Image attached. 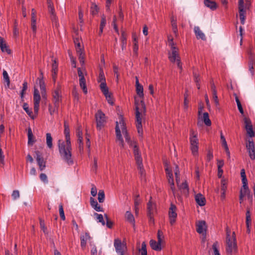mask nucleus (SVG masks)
Here are the masks:
<instances>
[{
	"label": "nucleus",
	"instance_id": "20",
	"mask_svg": "<svg viewBox=\"0 0 255 255\" xmlns=\"http://www.w3.org/2000/svg\"><path fill=\"white\" fill-rule=\"evenodd\" d=\"M91 239V238L88 233H85L84 235H81V246L83 249H84L86 248L87 242L90 240Z\"/></svg>",
	"mask_w": 255,
	"mask_h": 255
},
{
	"label": "nucleus",
	"instance_id": "57",
	"mask_svg": "<svg viewBox=\"0 0 255 255\" xmlns=\"http://www.w3.org/2000/svg\"><path fill=\"white\" fill-rule=\"evenodd\" d=\"M106 24V16L103 14L101 17L100 29H103Z\"/></svg>",
	"mask_w": 255,
	"mask_h": 255
},
{
	"label": "nucleus",
	"instance_id": "62",
	"mask_svg": "<svg viewBox=\"0 0 255 255\" xmlns=\"http://www.w3.org/2000/svg\"><path fill=\"white\" fill-rule=\"evenodd\" d=\"M168 40L169 41V45L170 46V48L176 47L175 43L173 41V38L171 35L168 36Z\"/></svg>",
	"mask_w": 255,
	"mask_h": 255
},
{
	"label": "nucleus",
	"instance_id": "21",
	"mask_svg": "<svg viewBox=\"0 0 255 255\" xmlns=\"http://www.w3.org/2000/svg\"><path fill=\"white\" fill-rule=\"evenodd\" d=\"M194 31L197 39H201L202 40H206V38L204 33L200 30V27L195 26L194 28Z\"/></svg>",
	"mask_w": 255,
	"mask_h": 255
},
{
	"label": "nucleus",
	"instance_id": "33",
	"mask_svg": "<svg viewBox=\"0 0 255 255\" xmlns=\"http://www.w3.org/2000/svg\"><path fill=\"white\" fill-rule=\"evenodd\" d=\"M39 81V85L41 91H43L44 93V91H46V87L44 81L43 80V73L40 71V77L37 79Z\"/></svg>",
	"mask_w": 255,
	"mask_h": 255
},
{
	"label": "nucleus",
	"instance_id": "38",
	"mask_svg": "<svg viewBox=\"0 0 255 255\" xmlns=\"http://www.w3.org/2000/svg\"><path fill=\"white\" fill-rule=\"evenodd\" d=\"M137 166V169L139 170V173L140 174L141 176H144L145 175V170L143 168V164H142V160L140 161L139 162H136Z\"/></svg>",
	"mask_w": 255,
	"mask_h": 255
},
{
	"label": "nucleus",
	"instance_id": "56",
	"mask_svg": "<svg viewBox=\"0 0 255 255\" xmlns=\"http://www.w3.org/2000/svg\"><path fill=\"white\" fill-rule=\"evenodd\" d=\"M227 188V181L223 179L221 180V191H226Z\"/></svg>",
	"mask_w": 255,
	"mask_h": 255
},
{
	"label": "nucleus",
	"instance_id": "25",
	"mask_svg": "<svg viewBox=\"0 0 255 255\" xmlns=\"http://www.w3.org/2000/svg\"><path fill=\"white\" fill-rule=\"evenodd\" d=\"M204 3L206 6L210 8L212 10H216L217 7V3L215 1L204 0Z\"/></svg>",
	"mask_w": 255,
	"mask_h": 255
},
{
	"label": "nucleus",
	"instance_id": "24",
	"mask_svg": "<svg viewBox=\"0 0 255 255\" xmlns=\"http://www.w3.org/2000/svg\"><path fill=\"white\" fill-rule=\"evenodd\" d=\"M161 243L158 241L156 242L155 240H151L150 241V246L151 249L155 251H159L161 250Z\"/></svg>",
	"mask_w": 255,
	"mask_h": 255
},
{
	"label": "nucleus",
	"instance_id": "10",
	"mask_svg": "<svg viewBox=\"0 0 255 255\" xmlns=\"http://www.w3.org/2000/svg\"><path fill=\"white\" fill-rule=\"evenodd\" d=\"M239 10L241 22L242 24H244L246 19V10L244 9V0H239Z\"/></svg>",
	"mask_w": 255,
	"mask_h": 255
},
{
	"label": "nucleus",
	"instance_id": "8",
	"mask_svg": "<svg viewBox=\"0 0 255 255\" xmlns=\"http://www.w3.org/2000/svg\"><path fill=\"white\" fill-rule=\"evenodd\" d=\"M41 100L39 91L36 88H34L33 102H34V112L37 115L39 111V104Z\"/></svg>",
	"mask_w": 255,
	"mask_h": 255
},
{
	"label": "nucleus",
	"instance_id": "61",
	"mask_svg": "<svg viewBox=\"0 0 255 255\" xmlns=\"http://www.w3.org/2000/svg\"><path fill=\"white\" fill-rule=\"evenodd\" d=\"M212 248L214 251V255H220L219 251L217 248V243H215L212 246Z\"/></svg>",
	"mask_w": 255,
	"mask_h": 255
},
{
	"label": "nucleus",
	"instance_id": "45",
	"mask_svg": "<svg viewBox=\"0 0 255 255\" xmlns=\"http://www.w3.org/2000/svg\"><path fill=\"white\" fill-rule=\"evenodd\" d=\"M246 226L247 227H250L251 226L252 220L251 217V213L249 210H247L246 212Z\"/></svg>",
	"mask_w": 255,
	"mask_h": 255
},
{
	"label": "nucleus",
	"instance_id": "27",
	"mask_svg": "<svg viewBox=\"0 0 255 255\" xmlns=\"http://www.w3.org/2000/svg\"><path fill=\"white\" fill-rule=\"evenodd\" d=\"M255 64V60L252 56H250L248 61L249 70L251 73L252 76L254 75V66Z\"/></svg>",
	"mask_w": 255,
	"mask_h": 255
},
{
	"label": "nucleus",
	"instance_id": "31",
	"mask_svg": "<svg viewBox=\"0 0 255 255\" xmlns=\"http://www.w3.org/2000/svg\"><path fill=\"white\" fill-rule=\"evenodd\" d=\"M125 217L126 220L129 223L132 224L133 226L135 225V220L134 218L133 215L131 213V212L129 211H127L125 214Z\"/></svg>",
	"mask_w": 255,
	"mask_h": 255
},
{
	"label": "nucleus",
	"instance_id": "60",
	"mask_svg": "<svg viewBox=\"0 0 255 255\" xmlns=\"http://www.w3.org/2000/svg\"><path fill=\"white\" fill-rule=\"evenodd\" d=\"M40 180L45 183H47L48 181L47 175L45 173H41L39 176Z\"/></svg>",
	"mask_w": 255,
	"mask_h": 255
},
{
	"label": "nucleus",
	"instance_id": "54",
	"mask_svg": "<svg viewBox=\"0 0 255 255\" xmlns=\"http://www.w3.org/2000/svg\"><path fill=\"white\" fill-rule=\"evenodd\" d=\"M98 8L97 5L95 3H92L91 7V13L93 15L96 14L98 13Z\"/></svg>",
	"mask_w": 255,
	"mask_h": 255
},
{
	"label": "nucleus",
	"instance_id": "43",
	"mask_svg": "<svg viewBox=\"0 0 255 255\" xmlns=\"http://www.w3.org/2000/svg\"><path fill=\"white\" fill-rule=\"evenodd\" d=\"M244 128H253L251 121L248 117H245L243 119Z\"/></svg>",
	"mask_w": 255,
	"mask_h": 255
},
{
	"label": "nucleus",
	"instance_id": "4",
	"mask_svg": "<svg viewBox=\"0 0 255 255\" xmlns=\"http://www.w3.org/2000/svg\"><path fill=\"white\" fill-rule=\"evenodd\" d=\"M226 251L229 255H232L233 253L237 252L238 247L237 244L236 234L233 232V238L226 239Z\"/></svg>",
	"mask_w": 255,
	"mask_h": 255
},
{
	"label": "nucleus",
	"instance_id": "3",
	"mask_svg": "<svg viewBox=\"0 0 255 255\" xmlns=\"http://www.w3.org/2000/svg\"><path fill=\"white\" fill-rule=\"evenodd\" d=\"M190 149L193 155L196 156L198 154L199 140L198 138V132L191 129L190 132Z\"/></svg>",
	"mask_w": 255,
	"mask_h": 255
},
{
	"label": "nucleus",
	"instance_id": "7",
	"mask_svg": "<svg viewBox=\"0 0 255 255\" xmlns=\"http://www.w3.org/2000/svg\"><path fill=\"white\" fill-rule=\"evenodd\" d=\"M176 211V206L174 204L171 203L168 211L169 220L171 225H174L176 222L177 216Z\"/></svg>",
	"mask_w": 255,
	"mask_h": 255
},
{
	"label": "nucleus",
	"instance_id": "36",
	"mask_svg": "<svg viewBox=\"0 0 255 255\" xmlns=\"http://www.w3.org/2000/svg\"><path fill=\"white\" fill-rule=\"evenodd\" d=\"M23 109L26 112L27 115L33 119L34 118L35 115H36V114H34L33 113L31 109L29 108L28 105L27 103L23 104Z\"/></svg>",
	"mask_w": 255,
	"mask_h": 255
},
{
	"label": "nucleus",
	"instance_id": "15",
	"mask_svg": "<svg viewBox=\"0 0 255 255\" xmlns=\"http://www.w3.org/2000/svg\"><path fill=\"white\" fill-rule=\"evenodd\" d=\"M36 153V161L37 162V164L39 166V169L42 171L44 169L46 166V163L44 160L43 157L40 154L39 151H37Z\"/></svg>",
	"mask_w": 255,
	"mask_h": 255
},
{
	"label": "nucleus",
	"instance_id": "13",
	"mask_svg": "<svg viewBox=\"0 0 255 255\" xmlns=\"http://www.w3.org/2000/svg\"><path fill=\"white\" fill-rule=\"evenodd\" d=\"M171 52L168 53V58L170 62L174 63L177 58H180L178 54V49L176 47H173L171 48Z\"/></svg>",
	"mask_w": 255,
	"mask_h": 255
},
{
	"label": "nucleus",
	"instance_id": "34",
	"mask_svg": "<svg viewBox=\"0 0 255 255\" xmlns=\"http://www.w3.org/2000/svg\"><path fill=\"white\" fill-rule=\"evenodd\" d=\"M125 126V122L123 116L122 115H119L118 119L116 121L115 128H124Z\"/></svg>",
	"mask_w": 255,
	"mask_h": 255
},
{
	"label": "nucleus",
	"instance_id": "55",
	"mask_svg": "<svg viewBox=\"0 0 255 255\" xmlns=\"http://www.w3.org/2000/svg\"><path fill=\"white\" fill-rule=\"evenodd\" d=\"M59 215L61 219L62 220H65V216L64 215V210L63 208V205L62 204H60L59 207Z\"/></svg>",
	"mask_w": 255,
	"mask_h": 255
},
{
	"label": "nucleus",
	"instance_id": "18",
	"mask_svg": "<svg viewBox=\"0 0 255 255\" xmlns=\"http://www.w3.org/2000/svg\"><path fill=\"white\" fill-rule=\"evenodd\" d=\"M122 132L126 141L128 143L130 146L134 147V145H137L136 142L133 140H131L128 132L127 128H122Z\"/></svg>",
	"mask_w": 255,
	"mask_h": 255
},
{
	"label": "nucleus",
	"instance_id": "16",
	"mask_svg": "<svg viewBox=\"0 0 255 255\" xmlns=\"http://www.w3.org/2000/svg\"><path fill=\"white\" fill-rule=\"evenodd\" d=\"M116 141L122 147L124 146V141L122 136L123 132L122 128H116Z\"/></svg>",
	"mask_w": 255,
	"mask_h": 255
},
{
	"label": "nucleus",
	"instance_id": "63",
	"mask_svg": "<svg viewBox=\"0 0 255 255\" xmlns=\"http://www.w3.org/2000/svg\"><path fill=\"white\" fill-rule=\"evenodd\" d=\"M247 135L250 137H253L255 136V131L253 128H246Z\"/></svg>",
	"mask_w": 255,
	"mask_h": 255
},
{
	"label": "nucleus",
	"instance_id": "11",
	"mask_svg": "<svg viewBox=\"0 0 255 255\" xmlns=\"http://www.w3.org/2000/svg\"><path fill=\"white\" fill-rule=\"evenodd\" d=\"M95 118L97 121V127L100 128L103 126L106 121L105 115L101 110H98L95 115Z\"/></svg>",
	"mask_w": 255,
	"mask_h": 255
},
{
	"label": "nucleus",
	"instance_id": "35",
	"mask_svg": "<svg viewBox=\"0 0 255 255\" xmlns=\"http://www.w3.org/2000/svg\"><path fill=\"white\" fill-rule=\"evenodd\" d=\"M2 76H3V80L4 81V82L6 83V85H5V87L6 88H9L10 79H9V77L7 72L5 70H3Z\"/></svg>",
	"mask_w": 255,
	"mask_h": 255
},
{
	"label": "nucleus",
	"instance_id": "9",
	"mask_svg": "<svg viewBox=\"0 0 255 255\" xmlns=\"http://www.w3.org/2000/svg\"><path fill=\"white\" fill-rule=\"evenodd\" d=\"M61 86L58 84L53 92V102L55 106H59L61 100Z\"/></svg>",
	"mask_w": 255,
	"mask_h": 255
},
{
	"label": "nucleus",
	"instance_id": "14",
	"mask_svg": "<svg viewBox=\"0 0 255 255\" xmlns=\"http://www.w3.org/2000/svg\"><path fill=\"white\" fill-rule=\"evenodd\" d=\"M206 223L204 221H199L196 224V231L200 234H204L206 231Z\"/></svg>",
	"mask_w": 255,
	"mask_h": 255
},
{
	"label": "nucleus",
	"instance_id": "6",
	"mask_svg": "<svg viewBox=\"0 0 255 255\" xmlns=\"http://www.w3.org/2000/svg\"><path fill=\"white\" fill-rule=\"evenodd\" d=\"M114 245L117 254L119 255H124L127 249L126 243H122L120 239L117 238L115 239Z\"/></svg>",
	"mask_w": 255,
	"mask_h": 255
},
{
	"label": "nucleus",
	"instance_id": "12",
	"mask_svg": "<svg viewBox=\"0 0 255 255\" xmlns=\"http://www.w3.org/2000/svg\"><path fill=\"white\" fill-rule=\"evenodd\" d=\"M246 147L250 158L251 159L254 160L255 159V147L253 139H249L248 140V143L247 144Z\"/></svg>",
	"mask_w": 255,
	"mask_h": 255
},
{
	"label": "nucleus",
	"instance_id": "2",
	"mask_svg": "<svg viewBox=\"0 0 255 255\" xmlns=\"http://www.w3.org/2000/svg\"><path fill=\"white\" fill-rule=\"evenodd\" d=\"M135 105V124L136 128H142V118L143 114L145 113V106L142 100L139 102L134 98Z\"/></svg>",
	"mask_w": 255,
	"mask_h": 255
},
{
	"label": "nucleus",
	"instance_id": "51",
	"mask_svg": "<svg viewBox=\"0 0 255 255\" xmlns=\"http://www.w3.org/2000/svg\"><path fill=\"white\" fill-rule=\"evenodd\" d=\"M94 216L96 217L97 220H98L99 222L101 223L103 225H105V222L103 218V216L102 214H99L97 213H95Z\"/></svg>",
	"mask_w": 255,
	"mask_h": 255
},
{
	"label": "nucleus",
	"instance_id": "5",
	"mask_svg": "<svg viewBox=\"0 0 255 255\" xmlns=\"http://www.w3.org/2000/svg\"><path fill=\"white\" fill-rule=\"evenodd\" d=\"M157 213L156 204L152 201L151 196L147 203V216L149 219V223L153 224L154 223V216Z\"/></svg>",
	"mask_w": 255,
	"mask_h": 255
},
{
	"label": "nucleus",
	"instance_id": "1",
	"mask_svg": "<svg viewBox=\"0 0 255 255\" xmlns=\"http://www.w3.org/2000/svg\"><path fill=\"white\" fill-rule=\"evenodd\" d=\"M64 134L66 142L59 140L58 145L61 158L69 166L74 164V160L72 157V147L70 141V128H64Z\"/></svg>",
	"mask_w": 255,
	"mask_h": 255
},
{
	"label": "nucleus",
	"instance_id": "42",
	"mask_svg": "<svg viewBox=\"0 0 255 255\" xmlns=\"http://www.w3.org/2000/svg\"><path fill=\"white\" fill-rule=\"evenodd\" d=\"M138 252L140 255H147L146 246L145 242L142 243L141 248L138 249Z\"/></svg>",
	"mask_w": 255,
	"mask_h": 255
},
{
	"label": "nucleus",
	"instance_id": "52",
	"mask_svg": "<svg viewBox=\"0 0 255 255\" xmlns=\"http://www.w3.org/2000/svg\"><path fill=\"white\" fill-rule=\"evenodd\" d=\"M98 81V82L101 83H106L104 72L103 70L100 71Z\"/></svg>",
	"mask_w": 255,
	"mask_h": 255
},
{
	"label": "nucleus",
	"instance_id": "47",
	"mask_svg": "<svg viewBox=\"0 0 255 255\" xmlns=\"http://www.w3.org/2000/svg\"><path fill=\"white\" fill-rule=\"evenodd\" d=\"M39 224L41 229L43 231L45 234H48L47 229L45 225L44 221L40 218L39 219Z\"/></svg>",
	"mask_w": 255,
	"mask_h": 255
},
{
	"label": "nucleus",
	"instance_id": "30",
	"mask_svg": "<svg viewBox=\"0 0 255 255\" xmlns=\"http://www.w3.org/2000/svg\"><path fill=\"white\" fill-rule=\"evenodd\" d=\"M27 135H28V145H33V143L35 142L34 136L33 134V132L32 131L31 128H28L27 131Z\"/></svg>",
	"mask_w": 255,
	"mask_h": 255
},
{
	"label": "nucleus",
	"instance_id": "39",
	"mask_svg": "<svg viewBox=\"0 0 255 255\" xmlns=\"http://www.w3.org/2000/svg\"><path fill=\"white\" fill-rule=\"evenodd\" d=\"M100 89L104 96H106V95H108L110 93L109 92V89L108 87L107 86L106 83H101L100 85Z\"/></svg>",
	"mask_w": 255,
	"mask_h": 255
},
{
	"label": "nucleus",
	"instance_id": "22",
	"mask_svg": "<svg viewBox=\"0 0 255 255\" xmlns=\"http://www.w3.org/2000/svg\"><path fill=\"white\" fill-rule=\"evenodd\" d=\"M135 85L136 92L137 94L139 96L140 98H143L144 96L143 86L139 84L137 77H136Z\"/></svg>",
	"mask_w": 255,
	"mask_h": 255
},
{
	"label": "nucleus",
	"instance_id": "41",
	"mask_svg": "<svg viewBox=\"0 0 255 255\" xmlns=\"http://www.w3.org/2000/svg\"><path fill=\"white\" fill-rule=\"evenodd\" d=\"M46 144L49 148H51L53 146L52 138L50 133H46Z\"/></svg>",
	"mask_w": 255,
	"mask_h": 255
},
{
	"label": "nucleus",
	"instance_id": "50",
	"mask_svg": "<svg viewBox=\"0 0 255 255\" xmlns=\"http://www.w3.org/2000/svg\"><path fill=\"white\" fill-rule=\"evenodd\" d=\"M167 178H168V183L170 185V189L172 191L173 193H174V191H175V187H174L173 177L170 176V177H168Z\"/></svg>",
	"mask_w": 255,
	"mask_h": 255
},
{
	"label": "nucleus",
	"instance_id": "59",
	"mask_svg": "<svg viewBox=\"0 0 255 255\" xmlns=\"http://www.w3.org/2000/svg\"><path fill=\"white\" fill-rule=\"evenodd\" d=\"M58 72V63L56 60V59H54L53 61V63L52 64V70L51 72Z\"/></svg>",
	"mask_w": 255,
	"mask_h": 255
},
{
	"label": "nucleus",
	"instance_id": "17",
	"mask_svg": "<svg viewBox=\"0 0 255 255\" xmlns=\"http://www.w3.org/2000/svg\"><path fill=\"white\" fill-rule=\"evenodd\" d=\"M201 110L202 109H201L200 110H199L198 111L199 118L201 119L202 121L204 122V123L207 126H211V121L209 119L208 113L207 112L204 113L203 116H201Z\"/></svg>",
	"mask_w": 255,
	"mask_h": 255
},
{
	"label": "nucleus",
	"instance_id": "26",
	"mask_svg": "<svg viewBox=\"0 0 255 255\" xmlns=\"http://www.w3.org/2000/svg\"><path fill=\"white\" fill-rule=\"evenodd\" d=\"M133 153L134 156L135 160L136 162H139L142 160V158L141 156L139 148L137 145H134V147L133 148Z\"/></svg>",
	"mask_w": 255,
	"mask_h": 255
},
{
	"label": "nucleus",
	"instance_id": "46",
	"mask_svg": "<svg viewBox=\"0 0 255 255\" xmlns=\"http://www.w3.org/2000/svg\"><path fill=\"white\" fill-rule=\"evenodd\" d=\"M0 47L1 50L2 52H6L8 54L10 53V50L8 48V46H7L6 44L5 43L4 40L3 42H2V43H1V45H0Z\"/></svg>",
	"mask_w": 255,
	"mask_h": 255
},
{
	"label": "nucleus",
	"instance_id": "53",
	"mask_svg": "<svg viewBox=\"0 0 255 255\" xmlns=\"http://www.w3.org/2000/svg\"><path fill=\"white\" fill-rule=\"evenodd\" d=\"M31 28L33 32L35 33L36 31V18L34 16H31Z\"/></svg>",
	"mask_w": 255,
	"mask_h": 255
},
{
	"label": "nucleus",
	"instance_id": "32",
	"mask_svg": "<svg viewBox=\"0 0 255 255\" xmlns=\"http://www.w3.org/2000/svg\"><path fill=\"white\" fill-rule=\"evenodd\" d=\"M121 40L122 49L124 50L126 49L127 46V34L124 31H122Z\"/></svg>",
	"mask_w": 255,
	"mask_h": 255
},
{
	"label": "nucleus",
	"instance_id": "49",
	"mask_svg": "<svg viewBox=\"0 0 255 255\" xmlns=\"http://www.w3.org/2000/svg\"><path fill=\"white\" fill-rule=\"evenodd\" d=\"M105 193L104 191L102 190H100L98 193V199L100 203H103L105 200Z\"/></svg>",
	"mask_w": 255,
	"mask_h": 255
},
{
	"label": "nucleus",
	"instance_id": "29",
	"mask_svg": "<svg viewBox=\"0 0 255 255\" xmlns=\"http://www.w3.org/2000/svg\"><path fill=\"white\" fill-rule=\"evenodd\" d=\"M195 200L197 203L200 206L205 205V199L201 194H198L195 196Z\"/></svg>",
	"mask_w": 255,
	"mask_h": 255
},
{
	"label": "nucleus",
	"instance_id": "44",
	"mask_svg": "<svg viewBox=\"0 0 255 255\" xmlns=\"http://www.w3.org/2000/svg\"><path fill=\"white\" fill-rule=\"evenodd\" d=\"M48 11H49V12L51 14L50 17H51V20L52 21H56V14L55 13V10H54V6H52L48 7Z\"/></svg>",
	"mask_w": 255,
	"mask_h": 255
},
{
	"label": "nucleus",
	"instance_id": "40",
	"mask_svg": "<svg viewBox=\"0 0 255 255\" xmlns=\"http://www.w3.org/2000/svg\"><path fill=\"white\" fill-rule=\"evenodd\" d=\"M234 95L235 96V100H236V102L237 103V107H238V110L239 111V112H240V113L242 115L244 114V110L243 109V107H242V106L241 105V102L239 100V99L238 97V96L236 94H234Z\"/></svg>",
	"mask_w": 255,
	"mask_h": 255
},
{
	"label": "nucleus",
	"instance_id": "23",
	"mask_svg": "<svg viewBox=\"0 0 255 255\" xmlns=\"http://www.w3.org/2000/svg\"><path fill=\"white\" fill-rule=\"evenodd\" d=\"M90 204L91 206L96 211L98 212H103V208L99 205L97 201L94 198H90Z\"/></svg>",
	"mask_w": 255,
	"mask_h": 255
},
{
	"label": "nucleus",
	"instance_id": "28",
	"mask_svg": "<svg viewBox=\"0 0 255 255\" xmlns=\"http://www.w3.org/2000/svg\"><path fill=\"white\" fill-rule=\"evenodd\" d=\"M177 186L180 190H182V192L184 194L187 195L188 194L189 188L188 184L186 181L182 183L181 184H179V182H178V185H177Z\"/></svg>",
	"mask_w": 255,
	"mask_h": 255
},
{
	"label": "nucleus",
	"instance_id": "64",
	"mask_svg": "<svg viewBox=\"0 0 255 255\" xmlns=\"http://www.w3.org/2000/svg\"><path fill=\"white\" fill-rule=\"evenodd\" d=\"M213 158V153L211 151L209 150L206 156V160L208 162L210 161Z\"/></svg>",
	"mask_w": 255,
	"mask_h": 255
},
{
	"label": "nucleus",
	"instance_id": "48",
	"mask_svg": "<svg viewBox=\"0 0 255 255\" xmlns=\"http://www.w3.org/2000/svg\"><path fill=\"white\" fill-rule=\"evenodd\" d=\"M58 107L59 106H55L54 105L53 106L50 104L49 105L48 111L51 116L53 115V114L57 111Z\"/></svg>",
	"mask_w": 255,
	"mask_h": 255
},
{
	"label": "nucleus",
	"instance_id": "19",
	"mask_svg": "<svg viewBox=\"0 0 255 255\" xmlns=\"http://www.w3.org/2000/svg\"><path fill=\"white\" fill-rule=\"evenodd\" d=\"M240 194L243 195L244 196H247L248 199H250L251 202L252 201L253 196L251 194V192L248 186H242L240 191Z\"/></svg>",
	"mask_w": 255,
	"mask_h": 255
},
{
	"label": "nucleus",
	"instance_id": "37",
	"mask_svg": "<svg viewBox=\"0 0 255 255\" xmlns=\"http://www.w3.org/2000/svg\"><path fill=\"white\" fill-rule=\"evenodd\" d=\"M79 85L81 89L83 90L84 94L87 93V88L86 85V80L85 78H81L79 79Z\"/></svg>",
	"mask_w": 255,
	"mask_h": 255
},
{
	"label": "nucleus",
	"instance_id": "58",
	"mask_svg": "<svg viewBox=\"0 0 255 255\" xmlns=\"http://www.w3.org/2000/svg\"><path fill=\"white\" fill-rule=\"evenodd\" d=\"M175 175L176 182L177 183V184L178 185V182H180V177H179V167L177 165L176 166V168H175Z\"/></svg>",
	"mask_w": 255,
	"mask_h": 255
}]
</instances>
